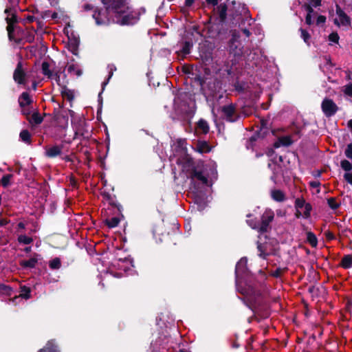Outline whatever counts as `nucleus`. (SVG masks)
Instances as JSON below:
<instances>
[{
    "label": "nucleus",
    "mask_w": 352,
    "mask_h": 352,
    "mask_svg": "<svg viewBox=\"0 0 352 352\" xmlns=\"http://www.w3.org/2000/svg\"><path fill=\"white\" fill-rule=\"evenodd\" d=\"M109 14L113 16L117 23L130 25L136 23L145 9H133L127 6L126 0H102Z\"/></svg>",
    "instance_id": "1"
},
{
    "label": "nucleus",
    "mask_w": 352,
    "mask_h": 352,
    "mask_svg": "<svg viewBox=\"0 0 352 352\" xmlns=\"http://www.w3.org/2000/svg\"><path fill=\"white\" fill-rule=\"evenodd\" d=\"M304 8L307 12L305 22L307 25H311L316 23V25L320 26L324 24L326 22L324 16L318 14L313 8H311L310 5H304Z\"/></svg>",
    "instance_id": "2"
},
{
    "label": "nucleus",
    "mask_w": 352,
    "mask_h": 352,
    "mask_svg": "<svg viewBox=\"0 0 352 352\" xmlns=\"http://www.w3.org/2000/svg\"><path fill=\"white\" fill-rule=\"evenodd\" d=\"M33 102V100L27 92H23L19 98V103L21 107V112L23 115L29 116L32 113V107L30 105Z\"/></svg>",
    "instance_id": "3"
},
{
    "label": "nucleus",
    "mask_w": 352,
    "mask_h": 352,
    "mask_svg": "<svg viewBox=\"0 0 352 352\" xmlns=\"http://www.w3.org/2000/svg\"><path fill=\"white\" fill-rule=\"evenodd\" d=\"M322 110L327 117L333 116L338 111V108L336 104L331 99L325 98L321 104Z\"/></svg>",
    "instance_id": "4"
},
{
    "label": "nucleus",
    "mask_w": 352,
    "mask_h": 352,
    "mask_svg": "<svg viewBox=\"0 0 352 352\" xmlns=\"http://www.w3.org/2000/svg\"><path fill=\"white\" fill-rule=\"evenodd\" d=\"M336 14L337 16L334 19V23L338 26H345L348 27L351 25L350 18L346 14V13L340 8V7L336 6Z\"/></svg>",
    "instance_id": "5"
},
{
    "label": "nucleus",
    "mask_w": 352,
    "mask_h": 352,
    "mask_svg": "<svg viewBox=\"0 0 352 352\" xmlns=\"http://www.w3.org/2000/svg\"><path fill=\"white\" fill-rule=\"evenodd\" d=\"M274 217V212L271 210H267L263 214L261 217V223L258 227L261 232H265L267 230L270 223L272 221Z\"/></svg>",
    "instance_id": "6"
},
{
    "label": "nucleus",
    "mask_w": 352,
    "mask_h": 352,
    "mask_svg": "<svg viewBox=\"0 0 352 352\" xmlns=\"http://www.w3.org/2000/svg\"><path fill=\"white\" fill-rule=\"evenodd\" d=\"M340 164L342 168L346 172L344 175V179L347 182L352 184V164L344 160L341 162Z\"/></svg>",
    "instance_id": "7"
},
{
    "label": "nucleus",
    "mask_w": 352,
    "mask_h": 352,
    "mask_svg": "<svg viewBox=\"0 0 352 352\" xmlns=\"http://www.w3.org/2000/svg\"><path fill=\"white\" fill-rule=\"evenodd\" d=\"M15 82L19 84L25 83V74L22 69L21 63H19L13 75Z\"/></svg>",
    "instance_id": "8"
},
{
    "label": "nucleus",
    "mask_w": 352,
    "mask_h": 352,
    "mask_svg": "<svg viewBox=\"0 0 352 352\" xmlns=\"http://www.w3.org/2000/svg\"><path fill=\"white\" fill-rule=\"evenodd\" d=\"M189 177L192 179V181H194V179H196L200 181L203 184H208L207 177L205 175H204L201 171H198L196 169L192 170V171L190 173Z\"/></svg>",
    "instance_id": "9"
},
{
    "label": "nucleus",
    "mask_w": 352,
    "mask_h": 352,
    "mask_svg": "<svg viewBox=\"0 0 352 352\" xmlns=\"http://www.w3.org/2000/svg\"><path fill=\"white\" fill-rule=\"evenodd\" d=\"M62 147L60 146H52L46 148L45 155L49 157H55L61 154Z\"/></svg>",
    "instance_id": "10"
},
{
    "label": "nucleus",
    "mask_w": 352,
    "mask_h": 352,
    "mask_svg": "<svg viewBox=\"0 0 352 352\" xmlns=\"http://www.w3.org/2000/svg\"><path fill=\"white\" fill-rule=\"evenodd\" d=\"M222 113L225 118H226L229 121L234 120V107L232 105H227L224 106L222 108Z\"/></svg>",
    "instance_id": "11"
},
{
    "label": "nucleus",
    "mask_w": 352,
    "mask_h": 352,
    "mask_svg": "<svg viewBox=\"0 0 352 352\" xmlns=\"http://www.w3.org/2000/svg\"><path fill=\"white\" fill-rule=\"evenodd\" d=\"M186 145V140L182 138L177 139L173 143L174 149L184 153H186L187 151Z\"/></svg>",
    "instance_id": "12"
},
{
    "label": "nucleus",
    "mask_w": 352,
    "mask_h": 352,
    "mask_svg": "<svg viewBox=\"0 0 352 352\" xmlns=\"http://www.w3.org/2000/svg\"><path fill=\"white\" fill-rule=\"evenodd\" d=\"M93 17L95 19L98 25L105 24L109 21V19L105 15V13H102L100 11H95Z\"/></svg>",
    "instance_id": "13"
},
{
    "label": "nucleus",
    "mask_w": 352,
    "mask_h": 352,
    "mask_svg": "<svg viewBox=\"0 0 352 352\" xmlns=\"http://www.w3.org/2000/svg\"><path fill=\"white\" fill-rule=\"evenodd\" d=\"M293 142L290 136H283L278 138V140L274 143V147L278 148L280 146H289Z\"/></svg>",
    "instance_id": "14"
},
{
    "label": "nucleus",
    "mask_w": 352,
    "mask_h": 352,
    "mask_svg": "<svg viewBox=\"0 0 352 352\" xmlns=\"http://www.w3.org/2000/svg\"><path fill=\"white\" fill-rule=\"evenodd\" d=\"M67 69L68 73L76 75L77 76H80L82 74V70L77 63H72L69 64L67 65Z\"/></svg>",
    "instance_id": "15"
},
{
    "label": "nucleus",
    "mask_w": 352,
    "mask_h": 352,
    "mask_svg": "<svg viewBox=\"0 0 352 352\" xmlns=\"http://www.w3.org/2000/svg\"><path fill=\"white\" fill-rule=\"evenodd\" d=\"M14 175L13 174H6L0 180V184L3 188H8L11 186L13 183Z\"/></svg>",
    "instance_id": "16"
},
{
    "label": "nucleus",
    "mask_w": 352,
    "mask_h": 352,
    "mask_svg": "<svg viewBox=\"0 0 352 352\" xmlns=\"http://www.w3.org/2000/svg\"><path fill=\"white\" fill-rule=\"evenodd\" d=\"M195 150L201 153H208L210 151V147L208 142L199 141L197 144Z\"/></svg>",
    "instance_id": "17"
},
{
    "label": "nucleus",
    "mask_w": 352,
    "mask_h": 352,
    "mask_svg": "<svg viewBox=\"0 0 352 352\" xmlns=\"http://www.w3.org/2000/svg\"><path fill=\"white\" fill-rule=\"evenodd\" d=\"M311 210V206L309 204H307L302 209H301V213L296 212V216L297 217H302L304 218H308L310 216Z\"/></svg>",
    "instance_id": "18"
},
{
    "label": "nucleus",
    "mask_w": 352,
    "mask_h": 352,
    "mask_svg": "<svg viewBox=\"0 0 352 352\" xmlns=\"http://www.w3.org/2000/svg\"><path fill=\"white\" fill-rule=\"evenodd\" d=\"M272 197L276 201H283L285 197L284 193L280 190H273L271 192Z\"/></svg>",
    "instance_id": "19"
},
{
    "label": "nucleus",
    "mask_w": 352,
    "mask_h": 352,
    "mask_svg": "<svg viewBox=\"0 0 352 352\" xmlns=\"http://www.w3.org/2000/svg\"><path fill=\"white\" fill-rule=\"evenodd\" d=\"M37 263V258L32 257L28 260L21 261L20 265L23 267H34Z\"/></svg>",
    "instance_id": "20"
},
{
    "label": "nucleus",
    "mask_w": 352,
    "mask_h": 352,
    "mask_svg": "<svg viewBox=\"0 0 352 352\" xmlns=\"http://www.w3.org/2000/svg\"><path fill=\"white\" fill-rule=\"evenodd\" d=\"M197 129L202 133L206 134L209 131V126L206 121L201 120L197 123Z\"/></svg>",
    "instance_id": "21"
},
{
    "label": "nucleus",
    "mask_w": 352,
    "mask_h": 352,
    "mask_svg": "<svg viewBox=\"0 0 352 352\" xmlns=\"http://www.w3.org/2000/svg\"><path fill=\"white\" fill-rule=\"evenodd\" d=\"M247 265V259L241 258L236 265V273L239 274L243 272Z\"/></svg>",
    "instance_id": "22"
},
{
    "label": "nucleus",
    "mask_w": 352,
    "mask_h": 352,
    "mask_svg": "<svg viewBox=\"0 0 352 352\" xmlns=\"http://www.w3.org/2000/svg\"><path fill=\"white\" fill-rule=\"evenodd\" d=\"M342 266L345 268L348 269L352 267V256H345L342 259Z\"/></svg>",
    "instance_id": "23"
},
{
    "label": "nucleus",
    "mask_w": 352,
    "mask_h": 352,
    "mask_svg": "<svg viewBox=\"0 0 352 352\" xmlns=\"http://www.w3.org/2000/svg\"><path fill=\"white\" fill-rule=\"evenodd\" d=\"M307 203L303 199H297L295 201V207L296 208V212L301 213V209L304 208Z\"/></svg>",
    "instance_id": "24"
},
{
    "label": "nucleus",
    "mask_w": 352,
    "mask_h": 352,
    "mask_svg": "<svg viewBox=\"0 0 352 352\" xmlns=\"http://www.w3.org/2000/svg\"><path fill=\"white\" fill-rule=\"evenodd\" d=\"M49 266L52 270H58L61 266V262L60 258H55L50 261Z\"/></svg>",
    "instance_id": "25"
},
{
    "label": "nucleus",
    "mask_w": 352,
    "mask_h": 352,
    "mask_svg": "<svg viewBox=\"0 0 352 352\" xmlns=\"http://www.w3.org/2000/svg\"><path fill=\"white\" fill-rule=\"evenodd\" d=\"M307 241L310 243V245L313 247H316L318 243V241H317L316 235L310 232H308L307 234Z\"/></svg>",
    "instance_id": "26"
},
{
    "label": "nucleus",
    "mask_w": 352,
    "mask_h": 352,
    "mask_svg": "<svg viewBox=\"0 0 352 352\" xmlns=\"http://www.w3.org/2000/svg\"><path fill=\"white\" fill-rule=\"evenodd\" d=\"M0 293L3 295L10 296L12 294V289L8 285L0 284Z\"/></svg>",
    "instance_id": "27"
},
{
    "label": "nucleus",
    "mask_w": 352,
    "mask_h": 352,
    "mask_svg": "<svg viewBox=\"0 0 352 352\" xmlns=\"http://www.w3.org/2000/svg\"><path fill=\"white\" fill-rule=\"evenodd\" d=\"M20 138L25 143L30 142V133L27 130H23L20 133Z\"/></svg>",
    "instance_id": "28"
},
{
    "label": "nucleus",
    "mask_w": 352,
    "mask_h": 352,
    "mask_svg": "<svg viewBox=\"0 0 352 352\" xmlns=\"http://www.w3.org/2000/svg\"><path fill=\"white\" fill-rule=\"evenodd\" d=\"M300 31L301 33V35H300L301 38L303 39L305 43H306L308 45H309L310 38H311L310 34H309V32H307L306 30H305L302 28L300 29Z\"/></svg>",
    "instance_id": "29"
},
{
    "label": "nucleus",
    "mask_w": 352,
    "mask_h": 352,
    "mask_svg": "<svg viewBox=\"0 0 352 352\" xmlns=\"http://www.w3.org/2000/svg\"><path fill=\"white\" fill-rule=\"evenodd\" d=\"M119 222V219L116 217H113L110 219L106 220V224L108 226L109 228L116 227L118 225Z\"/></svg>",
    "instance_id": "30"
},
{
    "label": "nucleus",
    "mask_w": 352,
    "mask_h": 352,
    "mask_svg": "<svg viewBox=\"0 0 352 352\" xmlns=\"http://www.w3.org/2000/svg\"><path fill=\"white\" fill-rule=\"evenodd\" d=\"M18 241L19 243L23 244H30L33 241L31 237H29L26 235H20L18 238Z\"/></svg>",
    "instance_id": "31"
},
{
    "label": "nucleus",
    "mask_w": 352,
    "mask_h": 352,
    "mask_svg": "<svg viewBox=\"0 0 352 352\" xmlns=\"http://www.w3.org/2000/svg\"><path fill=\"white\" fill-rule=\"evenodd\" d=\"M31 121L35 124H40L43 121V118L38 113H33L31 117Z\"/></svg>",
    "instance_id": "32"
},
{
    "label": "nucleus",
    "mask_w": 352,
    "mask_h": 352,
    "mask_svg": "<svg viewBox=\"0 0 352 352\" xmlns=\"http://www.w3.org/2000/svg\"><path fill=\"white\" fill-rule=\"evenodd\" d=\"M41 352H58L55 346L51 342H48L46 346L40 351Z\"/></svg>",
    "instance_id": "33"
},
{
    "label": "nucleus",
    "mask_w": 352,
    "mask_h": 352,
    "mask_svg": "<svg viewBox=\"0 0 352 352\" xmlns=\"http://www.w3.org/2000/svg\"><path fill=\"white\" fill-rule=\"evenodd\" d=\"M30 290L28 287H26L25 286L21 287V292L20 294V296H21L23 298H30Z\"/></svg>",
    "instance_id": "34"
},
{
    "label": "nucleus",
    "mask_w": 352,
    "mask_h": 352,
    "mask_svg": "<svg viewBox=\"0 0 352 352\" xmlns=\"http://www.w3.org/2000/svg\"><path fill=\"white\" fill-rule=\"evenodd\" d=\"M42 71H43V74L47 76L48 77H50L51 76L50 65L47 63H46V62L43 63Z\"/></svg>",
    "instance_id": "35"
},
{
    "label": "nucleus",
    "mask_w": 352,
    "mask_h": 352,
    "mask_svg": "<svg viewBox=\"0 0 352 352\" xmlns=\"http://www.w3.org/2000/svg\"><path fill=\"white\" fill-rule=\"evenodd\" d=\"M329 40L331 43H338L339 36H338V34L336 32H333V33L329 34Z\"/></svg>",
    "instance_id": "36"
},
{
    "label": "nucleus",
    "mask_w": 352,
    "mask_h": 352,
    "mask_svg": "<svg viewBox=\"0 0 352 352\" xmlns=\"http://www.w3.org/2000/svg\"><path fill=\"white\" fill-rule=\"evenodd\" d=\"M218 8L220 10L219 16L221 19H224L226 15V7L225 5H220Z\"/></svg>",
    "instance_id": "37"
},
{
    "label": "nucleus",
    "mask_w": 352,
    "mask_h": 352,
    "mask_svg": "<svg viewBox=\"0 0 352 352\" xmlns=\"http://www.w3.org/2000/svg\"><path fill=\"white\" fill-rule=\"evenodd\" d=\"M321 0H308V2L305 5H310L311 8H316L320 6Z\"/></svg>",
    "instance_id": "38"
},
{
    "label": "nucleus",
    "mask_w": 352,
    "mask_h": 352,
    "mask_svg": "<svg viewBox=\"0 0 352 352\" xmlns=\"http://www.w3.org/2000/svg\"><path fill=\"white\" fill-rule=\"evenodd\" d=\"M190 47H191V45L190 44V43L188 42H186L183 46V48H182V52L184 54H188L190 53Z\"/></svg>",
    "instance_id": "39"
},
{
    "label": "nucleus",
    "mask_w": 352,
    "mask_h": 352,
    "mask_svg": "<svg viewBox=\"0 0 352 352\" xmlns=\"http://www.w3.org/2000/svg\"><path fill=\"white\" fill-rule=\"evenodd\" d=\"M328 204L329 206L333 209H336L338 207V204L334 198L329 199Z\"/></svg>",
    "instance_id": "40"
},
{
    "label": "nucleus",
    "mask_w": 352,
    "mask_h": 352,
    "mask_svg": "<svg viewBox=\"0 0 352 352\" xmlns=\"http://www.w3.org/2000/svg\"><path fill=\"white\" fill-rule=\"evenodd\" d=\"M345 155L348 158L352 159V144H350L347 146V148L345 151Z\"/></svg>",
    "instance_id": "41"
},
{
    "label": "nucleus",
    "mask_w": 352,
    "mask_h": 352,
    "mask_svg": "<svg viewBox=\"0 0 352 352\" xmlns=\"http://www.w3.org/2000/svg\"><path fill=\"white\" fill-rule=\"evenodd\" d=\"M344 92L345 94L352 96V84H349L344 87Z\"/></svg>",
    "instance_id": "42"
},
{
    "label": "nucleus",
    "mask_w": 352,
    "mask_h": 352,
    "mask_svg": "<svg viewBox=\"0 0 352 352\" xmlns=\"http://www.w3.org/2000/svg\"><path fill=\"white\" fill-rule=\"evenodd\" d=\"M283 273V270L280 268L275 270L271 272V275L274 277H280Z\"/></svg>",
    "instance_id": "43"
},
{
    "label": "nucleus",
    "mask_w": 352,
    "mask_h": 352,
    "mask_svg": "<svg viewBox=\"0 0 352 352\" xmlns=\"http://www.w3.org/2000/svg\"><path fill=\"white\" fill-rule=\"evenodd\" d=\"M35 17L33 15L28 14L24 17V20L27 23H32L34 21Z\"/></svg>",
    "instance_id": "44"
},
{
    "label": "nucleus",
    "mask_w": 352,
    "mask_h": 352,
    "mask_svg": "<svg viewBox=\"0 0 352 352\" xmlns=\"http://www.w3.org/2000/svg\"><path fill=\"white\" fill-rule=\"evenodd\" d=\"M196 0H185V6L186 7H190Z\"/></svg>",
    "instance_id": "45"
},
{
    "label": "nucleus",
    "mask_w": 352,
    "mask_h": 352,
    "mask_svg": "<svg viewBox=\"0 0 352 352\" xmlns=\"http://www.w3.org/2000/svg\"><path fill=\"white\" fill-rule=\"evenodd\" d=\"M208 4L216 6L218 3V0H206Z\"/></svg>",
    "instance_id": "46"
},
{
    "label": "nucleus",
    "mask_w": 352,
    "mask_h": 352,
    "mask_svg": "<svg viewBox=\"0 0 352 352\" xmlns=\"http://www.w3.org/2000/svg\"><path fill=\"white\" fill-rule=\"evenodd\" d=\"M76 135H84V133H83L82 130H81V129H78V130L76 131Z\"/></svg>",
    "instance_id": "47"
},
{
    "label": "nucleus",
    "mask_w": 352,
    "mask_h": 352,
    "mask_svg": "<svg viewBox=\"0 0 352 352\" xmlns=\"http://www.w3.org/2000/svg\"><path fill=\"white\" fill-rule=\"evenodd\" d=\"M18 228L20 229H24L25 228V224L23 222H20L18 224Z\"/></svg>",
    "instance_id": "48"
},
{
    "label": "nucleus",
    "mask_w": 352,
    "mask_h": 352,
    "mask_svg": "<svg viewBox=\"0 0 352 352\" xmlns=\"http://www.w3.org/2000/svg\"><path fill=\"white\" fill-rule=\"evenodd\" d=\"M83 8L85 10H89L92 8L91 6L88 4L85 5Z\"/></svg>",
    "instance_id": "49"
},
{
    "label": "nucleus",
    "mask_w": 352,
    "mask_h": 352,
    "mask_svg": "<svg viewBox=\"0 0 352 352\" xmlns=\"http://www.w3.org/2000/svg\"><path fill=\"white\" fill-rule=\"evenodd\" d=\"M258 248L259 251L261 252V253H260V256H264V254H265L263 252V251H262V250H261V245H260V244H259V245H258Z\"/></svg>",
    "instance_id": "50"
},
{
    "label": "nucleus",
    "mask_w": 352,
    "mask_h": 352,
    "mask_svg": "<svg viewBox=\"0 0 352 352\" xmlns=\"http://www.w3.org/2000/svg\"><path fill=\"white\" fill-rule=\"evenodd\" d=\"M7 223H8V221H7V220H6V219H2V220H1V221H0V224H1V226H3V225L7 224Z\"/></svg>",
    "instance_id": "51"
},
{
    "label": "nucleus",
    "mask_w": 352,
    "mask_h": 352,
    "mask_svg": "<svg viewBox=\"0 0 352 352\" xmlns=\"http://www.w3.org/2000/svg\"><path fill=\"white\" fill-rule=\"evenodd\" d=\"M311 186H313V187H318V185H319V184H318V182H311Z\"/></svg>",
    "instance_id": "52"
},
{
    "label": "nucleus",
    "mask_w": 352,
    "mask_h": 352,
    "mask_svg": "<svg viewBox=\"0 0 352 352\" xmlns=\"http://www.w3.org/2000/svg\"><path fill=\"white\" fill-rule=\"evenodd\" d=\"M72 51L73 54H77V52H76V51H77V47H76V46H74V47H72Z\"/></svg>",
    "instance_id": "53"
},
{
    "label": "nucleus",
    "mask_w": 352,
    "mask_h": 352,
    "mask_svg": "<svg viewBox=\"0 0 352 352\" xmlns=\"http://www.w3.org/2000/svg\"><path fill=\"white\" fill-rule=\"evenodd\" d=\"M243 32H244V33H245L248 36H249V34H250L249 31H248V30H243Z\"/></svg>",
    "instance_id": "54"
},
{
    "label": "nucleus",
    "mask_w": 352,
    "mask_h": 352,
    "mask_svg": "<svg viewBox=\"0 0 352 352\" xmlns=\"http://www.w3.org/2000/svg\"><path fill=\"white\" fill-rule=\"evenodd\" d=\"M30 250H31V248L28 247V248H26L25 249V252H30Z\"/></svg>",
    "instance_id": "55"
},
{
    "label": "nucleus",
    "mask_w": 352,
    "mask_h": 352,
    "mask_svg": "<svg viewBox=\"0 0 352 352\" xmlns=\"http://www.w3.org/2000/svg\"><path fill=\"white\" fill-rule=\"evenodd\" d=\"M112 72L110 73L109 78L111 77Z\"/></svg>",
    "instance_id": "56"
},
{
    "label": "nucleus",
    "mask_w": 352,
    "mask_h": 352,
    "mask_svg": "<svg viewBox=\"0 0 352 352\" xmlns=\"http://www.w3.org/2000/svg\"><path fill=\"white\" fill-rule=\"evenodd\" d=\"M179 352H188V351H180Z\"/></svg>",
    "instance_id": "57"
}]
</instances>
